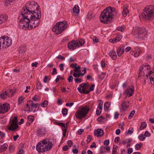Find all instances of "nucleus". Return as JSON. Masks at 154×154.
<instances>
[{"label": "nucleus", "instance_id": "nucleus-36", "mask_svg": "<svg viewBox=\"0 0 154 154\" xmlns=\"http://www.w3.org/2000/svg\"><path fill=\"white\" fill-rule=\"evenodd\" d=\"M142 143H137L135 146V149L137 150H138L140 149L141 147L142 146Z\"/></svg>", "mask_w": 154, "mask_h": 154}, {"label": "nucleus", "instance_id": "nucleus-31", "mask_svg": "<svg viewBox=\"0 0 154 154\" xmlns=\"http://www.w3.org/2000/svg\"><path fill=\"white\" fill-rule=\"evenodd\" d=\"M73 11L76 13H78L79 12V7L77 5H75L73 8Z\"/></svg>", "mask_w": 154, "mask_h": 154}, {"label": "nucleus", "instance_id": "nucleus-13", "mask_svg": "<svg viewBox=\"0 0 154 154\" xmlns=\"http://www.w3.org/2000/svg\"><path fill=\"white\" fill-rule=\"evenodd\" d=\"M57 125L60 126L63 130V137H65L66 136V133L67 131V122L65 124L63 123L57 122Z\"/></svg>", "mask_w": 154, "mask_h": 154}, {"label": "nucleus", "instance_id": "nucleus-11", "mask_svg": "<svg viewBox=\"0 0 154 154\" xmlns=\"http://www.w3.org/2000/svg\"><path fill=\"white\" fill-rule=\"evenodd\" d=\"M137 38H139L145 39V37L147 35V32L145 29L143 28L137 27L136 28Z\"/></svg>", "mask_w": 154, "mask_h": 154}, {"label": "nucleus", "instance_id": "nucleus-50", "mask_svg": "<svg viewBox=\"0 0 154 154\" xmlns=\"http://www.w3.org/2000/svg\"><path fill=\"white\" fill-rule=\"evenodd\" d=\"M24 101V98L23 97H20L18 99V104H21Z\"/></svg>", "mask_w": 154, "mask_h": 154}, {"label": "nucleus", "instance_id": "nucleus-63", "mask_svg": "<svg viewBox=\"0 0 154 154\" xmlns=\"http://www.w3.org/2000/svg\"><path fill=\"white\" fill-rule=\"evenodd\" d=\"M101 65L102 68H103L105 66V63L103 60H102L101 62Z\"/></svg>", "mask_w": 154, "mask_h": 154}, {"label": "nucleus", "instance_id": "nucleus-34", "mask_svg": "<svg viewBox=\"0 0 154 154\" xmlns=\"http://www.w3.org/2000/svg\"><path fill=\"white\" fill-rule=\"evenodd\" d=\"M146 127V122H142L141 124V126L140 127V130H142L144 129Z\"/></svg>", "mask_w": 154, "mask_h": 154}, {"label": "nucleus", "instance_id": "nucleus-27", "mask_svg": "<svg viewBox=\"0 0 154 154\" xmlns=\"http://www.w3.org/2000/svg\"><path fill=\"white\" fill-rule=\"evenodd\" d=\"M129 11L127 8H124L123 9L122 12V15L123 16L125 17L127 15V14L129 13Z\"/></svg>", "mask_w": 154, "mask_h": 154}, {"label": "nucleus", "instance_id": "nucleus-33", "mask_svg": "<svg viewBox=\"0 0 154 154\" xmlns=\"http://www.w3.org/2000/svg\"><path fill=\"white\" fill-rule=\"evenodd\" d=\"M106 73L105 72H102L101 75H98V77L101 80H102L105 77Z\"/></svg>", "mask_w": 154, "mask_h": 154}, {"label": "nucleus", "instance_id": "nucleus-23", "mask_svg": "<svg viewBox=\"0 0 154 154\" xmlns=\"http://www.w3.org/2000/svg\"><path fill=\"white\" fill-rule=\"evenodd\" d=\"M34 117L32 116H29L27 117V121L26 123L27 125L29 126L33 122Z\"/></svg>", "mask_w": 154, "mask_h": 154}, {"label": "nucleus", "instance_id": "nucleus-12", "mask_svg": "<svg viewBox=\"0 0 154 154\" xmlns=\"http://www.w3.org/2000/svg\"><path fill=\"white\" fill-rule=\"evenodd\" d=\"M10 106L8 103L2 104L0 103V113H4L8 111L10 109Z\"/></svg>", "mask_w": 154, "mask_h": 154}, {"label": "nucleus", "instance_id": "nucleus-29", "mask_svg": "<svg viewBox=\"0 0 154 154\" xmlns=\"http://www.w3.org/2000/svg\"><path fill=\"white\" fill-rule=\"evenodd\" d=\"M81 72H75L72 74V75L74 77H76V78H78V77H79L80 76H83L81 75Z\"/></svg>", "mask_w": 154, "mask_h": 154}, {"label": "nucleus", "instance_id": "nucleus-47", "mask_svg": "<svg viewBox=\"0 0 154 154\" xmlns=\"http://www.w3.org/2000/svg\"><path fill=\"white\" fill-rule=\"evenodd\" d=\"M139 139L141 141L144 140L146 138L145 137H143V134H140L138 137Z\"/></svg>", "mask_w": 154, "mask_h": 154}, {"label": "nucleus", "instance_id": "nucleus-64", "mask_svg": "<svg viewBox=\"0 0 154 154\" xmlns=\"http://www.w3.org/2000/svg\"><path fill=\"white\" fill-rule=\"evenodd\" d=\"M84 131V130L83 129H80L78 131V134L80 135Z\"/></svg>", "mask_w": 154, "mask_h": 154}, {"label": "nucleus", "instance_id": "nucleus-8", "mask_svg": "<svg viewBox=\"0 0 154 154\" xmlns=\"http://www.w3.org/2000/svg\"><path fill=\"white\" fill-rule=\"evenodd\" d=\"M151 67L148 63L144 64L141 65L139 68V77L141 76H144L148 79L149 77L148 72L150 70Z\"/></svg>", "mask_w": 154, "mask_h": 154}, {"label": "nucleus", "instance_id": "nucleus-45", "mask_svg": "<svg viewBox=\"0 0 154 154\" xmlns=\"http://www.w3.org/2000/svg\"><path fill=\"white\" fill-rule=\"evenodd\" d=\"M75 82L76 83H80L82 82L81 79L79 78H75L74 79Z\"/></svg>", "mask_w": 154, "mask_h": 154}, {"label": "nucleus", "instance_id": "nucleus-44", "mask_svg": "<svg viewBox=\"0 0 154 154\" xmlns=\"http://www.w3.org/2000/svg\"><path fill=\"white\" fill-rule=\"evenodd\" d=\"M135 112V110H133L130 112L128 116V118L129 119H131L132 118Z\"/></svg>", "mask_w": 154, "mask_h": 154}, {"label": "nucleus", "instance_id": "nucleus-37", "mask_svg": "<svg viewBox=\"0 0 154 154\" xmlns=\"http://www.w3.org/2000/svg\"><path fill=\"white\" fill-rule=\"evenodd\" d=\"M122 38V35H117L116 37L114 38V41H116V42H117L119 41Z\"/></svg>", "mask_w": 154, "mask_h": 154}, {"label": "nucleus", "instance_id": "nucleus-25", "mask_svg": "<svg viewBox=\"0 0 154 154\" xmlns=\"http://www.w3.org/2000/svg\"><path fill=\"white\" fill-rule=\"evenodd\" d=\"M15 0H5L4 3L5 5L7 6L9 5L13 4Z\"/></svg>", "mask_w": 154, "mask_h": 154}, {"label": "nucleus", "instance_id": "nucleus-41", "mask_svg": "<svg viewBox=\"0 0 154 154\" xmlns=\"http://www.w3.org/2000/svg\"><path fill=\"white\" fill-rule=\"evenodd\" d=\"M80 68L81 66L79 65L77 67V66H75L74 68L73 71L76 72H81L80 69Z\"/></svg>", "mask_w": 154, "mask_h": 154}, {"label": "nucleus", "instance_id": "nucleus-58", "mask_svg": "<svg viewBox=\"0 0 154 154\" xmlns=\"http://www.w3.org/2000/svg\"><path fill=\"white\" fill-rule=\"evenodd\" d=\"M17 118L15 117L12 120V122L11 123L17 124Z\"/></svg>", "mask_w": 154, "mask_h": 154}, {"label": "nucleus", "instance_id": "nucleus-5", "mask_svg": "<svg viewBox=\"0 0 154 154\" xmlns=\"http://www.w3.org/2000/svg\"><path fill=\"white\" fill-rule=\"evenodd\" d=\"M67 26V23L66 21L59 22L56 23L53 27L52 31L56 34L59 35L61 33Z\"/></svg>", "mask_w": 154, "mask_h": 154}, {"label": "nucleus", "instance_id": "nucleus-14", "mask_svg": "<svg viewBox=\"0 0 154 154\" xmlns=\"http://www.w3.org/2000/svg\"><path fill=\"white\" fill-rule=\"evenodd\" d=\"M134 89L133 85H132L130 88H128L124 91L125 93L128 95V97L132 96L134 93Z\"/></svg>", "mask_w": 154, "mask_h": 154}, {"label": "nucleus", "instance_id": "nucleus-56", "mask_svg": "<svg viewBox=\"0 0 154 154\" xmlns=\"http://www.w3.org/2000/svg\"><path fill=\"white\" fill-rule=\"evenodd\" d=\"M73 142L71 140H68V146L69 147H71L72 146Z\"/></svg>", "mask_w": 154, "mask_h": 154}, {"label": "nucleus", "instance_id": "nucleus-51", "mask_svg": "<svg viewBox=\"0 0 154 154\" xmlns=\"http://www.w3.org/2000/svg\"><path fill=\"white\" fill-rule=\"evenodd\" d=\"M9 149L11 152H12L14 150V147L12 145H10L9 146Z\"/></svg>", "mask_w": 154, "mask_h": 154}, {"label": "nucleus", "instance_id": "nucleus-62", "mask_svg": "<svg viewBox=\"0 0 154 154\" xmlns=\"http://www.w3.org/2000/svg\"><path fill=\"white\" fill-rule=\"evenodd\" d=\"M93 67L95 72H97L98 71V68L97 65H94L93 66Z\"/></svg>", "mask_w": 154, "mask_h": 154}, {"label": "nucleus", "instance_id": "nucleus-24", "mask_svg": "<svg viewBox=\"0 0 154 154\" xmlns=\"http://www.w3.org/2000/svg\"><path fill=\"white\" fill-rule=\"evenodd\" d=\"M8 16L7 15H1L0 16V24L6 21Z\"/></svg>", "mask_w": 154, "mask_h": 154}, {"label": "nucleus", "instance_id": "nucleus-48", "mask_svg": "<svg viewBox=\"0 0 154 154\" xmlns=\"http://www.w3.org/2000/svg\"><path fill=\"white\" fill-rule=\"evenodd\" d=\"M32 101L30 100L28 101L27 102V103L26 104V106L29 109L30 108V106H31V105H32Z\"/></svg>", "mask_w": 154, "mask_h": 154}, {"label": "nucleus", "instance_id": "nucleus-57", "mask_svg": "<svg viewBox=\"0 0 154 154\" xmlns=\"http://www.w3.org/2000/svg\"><path fill=\"white\" fill-rule=\"evenodd\" d=\"M87 79L88 80H91V81L94 80L93 78L92 77V76L90 75H88L86 76Z\"/></svg>", "mask_w": 154, "mask_h": 154}, {"label": "nucleus", "instance_id": "nucleus-6", "mask_svg": "<svg viewBox=\"0 0 154 154\" xmlns=\"http://www.w3.org/2000/svg\"><path fill=\"white\" fill-rule=\"evenodd\" d=\"M90 110V109L88 106H81L77 110L75 116L77 119H82L86 116Z\"/></svg>", "mask_w": 154, "mask_h": 154}, {"label": "nucleus", "instance_id": "nucleus-55", "mask_svg": "<svg viewBox=\"0 0 154 154\" xmlns=\"http://www.w3.org/2000/svg\"><path fill=\"white\" fill-rule=\"evenodd\" d=\"M57 58L58 59L61 60H64L65 59V57L60 55H59L57 57Z\"/></svg>", "mask_w": 154, "mask_h": 154}, {"label": "nucleus", "instance_id": "nucleus-54", "mask_svg": "<svg viewBox=\"0 0 154 154\" xmlns=\"http://www.w3.org/2000/svg\"><path fill=\"white\" fill-rule=\"evenodd\" d=\"M144 135L145 137H149L150 136L151 134L150 133H149L148 131H146L145 132Z\"/></svg>", "mask_w": 154, "mask_h": 154}, {"label": "nucleus", "instance_id": "nucleus-32", "mask_svg": "<svg viewBox=\"0 0 154 154\" xmlns=\"http://www.w3.org/2000/svg\"><path fill=\"white\" fill-rule=\"evenodd\" d=\"M110 105V103L109 102H107L106 103L104 104V108L105 109H106V110H109V107Z\"/></svg>", "mask_w": 154, "mask_h": 154}, {"label": "nucleus", "instance_id": "nucleus-10", "mask_svg": "<svg viewBox=\"0 0 154 154\" xmlns=\"http://www.w3.org/2000/svg\"><path fill=\"white\" fill-rule=\"evenodd\" d=\"M79 86L77 88L79 92L81 94H89L88 91L90 85L88 83H82L80 84Z\"/></svg>", "mask_w": 154, "mask_h": 154}, {"label": "nucleus", "instance_id": "nucleus-35", "mask_svg": "<svg viewBox=\"0 0 154 154\" xmlns=\"http://www.w3.org/2000/svg\"><path fill=\"white\" fill-rule=\"evenodd\" d=\"M95 85L94 84H92L90 87L89 88L88 92L89 93H90L91 91H93L94 90V87Z\"/></svg>", "mask_w": 154, "mask_h": 154}, {"label": "nucleus", "instance_id": "nucleus-39", "mask_svg": "<svg viewBox=\"0 0 154 154\" xmlns=\"http://www.w3.org/2000/svg\"><path fill=\"white\" fill-rule=\"evenodd\" d=\"M32 99L33 101L36 102L40 100V97L38 95H35Z\"/></svg>", "mask_w": 154, "mask_h": 154}, {"label": "nucleus", "instance_id": "nucleus-2", "mask_svg": "<svg viewBox=\"0 0 154 154\" xmlns=\"http://www.w3.org/2000/svg\"><path fill=\"white\" fill-rule=\"evenodd\" d=\"M21 13L28 15H33L35 17L40 19L41 17L40 7L37 3L32 1L28 2L26 6L23 7L21 10Z\"/></svg>", "mask_w": 154, "mask_h": 154}, {"label": "nucleus", "instance_id": "nucleus-19", "mask_svg": "<svg viewBox=\"0 0 154 154\" xmlns=\"http://www.w3.org/2000/svg\"><path fill=\"white\" fill-rule=\"evenodd\" d=\"M94 133L95 135L97 137H101L103 136L104 134L103 131L100 129H98L97 130H95Z\"/></svg>", "mask_w": 154, "mask_h": 154}, {"label": "nucleus", "instance_id": "nucleus-22", "mask_svg": "<svg viewBox=\"0 0 154 154\" xmlns=\"http://www.w3.org/2000/svg\"><path fill=\"white\" fill-rule=\"evenodd\" d=\"M18 128L17 124L11 123L10 126L8 128V129L12 131H14Z\"/></svg>", "mask_w": 154, "mask_h": 154}, {"label": "nucleus", "instance_id": "nucleus-60", "mask_svg": "<svg viewBox=\"0 0 154 154\" xmlns=\"http://www.w3.org/2000/svg\"><path fill=\"white\" fill-rule=\"evenodd\" d=\"M152 74H154V68L151 71L148 72L149 76H150L151 75H152Z\"/></svg>", "mask_w": 154, "mask_h": 154}, {"label": "nucleus", "instance_id": "nucleus-20", "mask_svg": "<svg viewBox=\"0 0 154 154\" xmlns=\"http://www.w3.org/2000/svg\"><path fill=\"white\" fill-rule=\"evenodd\" d=\"M129 101H124L122 104V109L123 111L126 110L129 106Z\"/></svg>", "mask_w": 154, "mask_h": 154}, {"label": "nucleus", "instance_id": "nucleus-49", "mask_svg": "<svg viewBox=\"0 0 154 154\" xmlns=\"http://www.w3.org/2000/svg\"><path fill=\"white\" fill-rule=\"evenodd\" d=\"M103 104V102H100L98 104L97 109H99L100 110H102V109Z\"/></svg>", "mask_w": 154, "mask_h": 154}, {"label": "nucleus", "instance_id": "nucleus-18", "mask_svg": "<svg viewBox=\"0 0 154 154\" xmlns=\"http://www.w3.org/2000/svg\"><path fill=\"white\" fill-rule=\"evenodd\" d=\"M109 55L113 60H116L117 59V54L116 51L114 50L110 51L109 52Z\"/></svg>", "mask_w": 154, "mask_h": 154}, {"label": "nucleus", "instance_id": "nucleus-61", "mask_svg": "<svg viewBox=\"0 0 154 154\" xmlns=\"http://www.w3.org/2000/svg\"><path fill=\"white\" fill-rule=\"evenodd\" d=\"M120 140V138L119 137H117L115 138V142L117 143Z\"/></svg>", "mask_w": 154, "mask_h": 154}, {"label": "nucleus", "instance_id": "nucleus-1", "mask_svg": "<svg viewBox=\"0 0 154 154\" xmlns=\"http://www.w3.org/2000/svg\"><path fill=\"white\" fill-rule=\"evenodd\" d=\"M19 19L20 20L19 25L21 28L24 29H34L38 26L40 22V19H38L33 15H28L21 13Z\"/></svg>", "mask_w": 154, "mask_h": 154}, {"label": "nucleus", "instance_id": "nucleus-30", "mask_svg": "<svg viewBox=\"0 0 154 154\" xmlns=\"http://www.w3.org/2000/svg\"><path fill=\"white\" fill-rule=\"evenodd\" d=\"M26 47L25 46H21L20 49V52L21 53H23L26 51Z\"/></svg>", "mask_w": 154, "mask_h": 154}, {"label": "nucleus", "instance_id": "nucleus-53", "mask_svg": "<svg viewBox=\"0 0 154 154\" xmlns=\"http://www.w3.org/2000/svg\"><path fill=\"white\" fill-rule=\"evenodd\" d=\"M91 137L90 135H88V136L87 139L86 140V141L88 143H89L91 141Z\"/></svg>", "mask_w": 154, "mask_h": 154}, {"label": "nucleus", "instance_id": "nucleus-4", "mask_svg": "<svg viewBox=\"0 0 154 154\" xmlns=\"http://www.w3.org/2000/svg\"><path fill=\"white\" fill-rule=\"evenodd\" d=\"M53 143L49 139H45L40 141L36 145V150L38 152H43L50 150L53 146Z\"/></svg>", "mask_w": 154, "mask_h": 154}, {"label": "nucleus", "instance_id": "nucleus-52", "mask_svg": "<svg viewBox=\"0 0 154 154\" xmlns=\"http://www.w3.org/2000/svg\"><path fill=\"white\" fill-rule=\"evenodd\" d=\"M62 113L63 115L66 116L67 114V109L65 108L62 111Z\"/></svg>", "mask_w": 154, "mask_h": 154}, {"label": "nucleus", "instance_id": "nucleus-9", "mask_svg": "<svg viewBox=\"0 0 154 154\" xmlns=\"http://www.w3.org/2000/svg\"><path fill=\"white\" fill-rule=\"evenodd\" d=\"M12 43V40L10 38L4 37L0 38V49L8 47Z\"/></svg>", "mask_w": 154, "mask_h": 154}, {"label": "nucleus", "instance_id": "nucleus-21", "mask_svg": "<svg viewBox=\"0 0 154 154\" xmlns=\"http://www.w3.org/2000/svg\"><path fill=\"white\" fill-rule=\"evenodd\" d=\"M85 43L84 39L83 38L81 39L80 41H75V44L78 45H77V48H79L80 46H82Z\"/></svg>", "mask_w": 154, "mask_h": 154}, {"label": "nucleus", "instance_id": "nucleus-17", "mask_svg": "<svg viewBox=\"0 0 154 154\" xmlns=\"http://www.w3.org/2000/svg\"><path fill=\"white\" fill-rule=\"evenodd\" d=\"M46 133L45 129L44 128L40 127L38 128L37 133L38 135L41 137L44 135Z\"/></svg>", "mask_w": 154, "mask_h": 154}, {"label": "nucleus", "instance_id": "nucleus-59", "mask_svg": "<svg viewBox=\"0 0 154 154\" xmlns=\"http://www.w3.org/2000/svg\"><path fill=\"white\" fill-rule=\"evenodd\" d=\"M73 77L72 75H70L68 77V81L70 82L72 81Z\"/></svg>", "mask_w": 154, "mask_h": 154}, {"label": "nucleus", "instance_id": "nucleus-15", "mask_svg": "<svg viewBox=\"0 0 154 154\" xmlns=\"http://www.w3.org/2000/svg\"><path fill=\"white\" fill-rule=\"evenodd\" d=\"M124 48L123 45H120L117 49V53L119 57H121L124 52Z\"/></svg>", "mask_w": 154, "mask_h": 154}, {"label": "nucleus", "instance_id": "nucleus-28", "mask_svg": "<svg viewBox=\"0 0 154 154\" xmlns=\"http://www.w3.org/2000/svg\"><path fill=\"white\" fill-rule=\"evenodd\" d=\"M126 28L125 26V25H123L121 26H119L116 28V29L118 31L123 32L124 30Z\"/></svg>", "mask_w": 154, "mask_h": 154}, {"label": "nucleus", "instance_id": "nucleus-3", "mask_svg": "<svg viewBox=\"0 0 154 154\" xmlns=\"http://www.w3.org/2000/svg\"><path fill=\"white\" fill-rule=\"evenodd\" d=\"M117 14L115 8L111 6L106 8L101 13L99 18L100 21L104 24L112 23V20Z\"/></svg>", "mask_w": 154, "mask_h": 154}, {"label": "nucleus", "instance_id": "nucleus-46", "mask_svg": "<svg viewBox=\"0 0 154 154\" xmlns=\"http://www.w3.org/2000/svg\"><path fill=\"white\" fill-rule=\"evenodd\" d=\"M105 119V118L104 116H101L97 118V120L98 122H100L101 121L104 120Z\"/></svg>", "mask_w": 154, "mask_h": 154}, {"label": "nucleus", "instance_id": "nucleus-7", "mask_svg": "<svg viewBox=\"0 0 154 154\" xmlns=\"http://www.w3.org/2000/svg\"><path fill=\"white\" fill-rule=\"evenodd\" d=\"M144 10V12L141 13V16L146 20L150 19L154 14V5L147 6L145 8Z\"/></svg>", "mask_w": 154, "mask_h": 154}, {"label": "nucleus", "instance_id": "nucleus-40", "mask_svg": "<svg viewBox=\"0 0 154 154\" xmlns=\"http://www.w3.org/2000/svg\"><path fill=\"white\" fill-rule=\"evenodd\" d=\"M48 104V102L47 100H45L44 102L41 104L40 105L42 107H46L47 106Z\"/></svg>", "mask_w": 154, "mask_h": 154}, {"label": "nucleus", "instance_id": "nucleus-43", "mask_svg": "<svg viewBox=\"0 0 154 154\" xmlns=\"http://www.w3.org/2000/svg\"><path fill=\"white\" fill-rule=\"evenodd\" d=\"M36 87L37 89L41 90L42 88V85L40 82H38L37 83Z\"/></svg>", "mask_w": 154, "mask_h": 154}, {"label": "nucleus", "instance_id": "nucleus-42", "mask_svg": "<svg viewBox=\"0 0 154 154\" xmlns=\"http://www.w3.org/2000/svg\"><path fill=\"white\" fill-rule=\"evenodd\" d=\"M133 131L134 129L133 128H130L128 131L126 132V134H131L133 133Z\"/></svg>", "mask_w": 154, "mask_h": 154}, {"label": "nucleus", "instance_id": "nucleus-26", "mask_svg": "<svg viewBox=\"0 0 154 154\" xmlns=\"http://www.w3.org/2000/svg\"><path fill=\"white\" fill-rule=\"evenodd\" d=\"M8 146V144L6 143H4L2 145L0 148V152H2L5 150L7 147Z\"/></svg>", "mask_w": 154, "mask_h": 154}, {"label": "nucleus", "instance_id": "nucleus-38", "mask_svg": "<svg viewBox=\"0 0 154 154\" xmlns=\"http://www.w3.org/2000/svg\"><path fill=\"white\" fill-rule=\"evenodd\" d=\"M7 94L6 91L3 92L0 95V97L3 99H5L6 98L7 96Z\"/></svg>", "mask_w": 154, "mask_h": 154}, {"label": "nucleus", "instance_id": "nucleus-16", "mask_svg": "<svg viewBox=\"0 0 154 154\" xmlns=\"http://www.w3.org/2000/svg\"><path fill=\"white\" fill-rule=\"evenodd\" d=\"M75 41L73 40L68 44V48L71 51L73 50L76 48L77 45H76Z\"/></svg>", "mask_w": 154, "mask_h": 154}]
</instances>
